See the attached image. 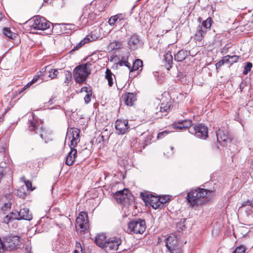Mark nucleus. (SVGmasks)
Instances as JSON below:
<instances>
[{
    "label": "nucleus",
    "instance_id": "nucleus-11",
    "mask_svg": "<svg viewBox=\"0 0 253 253\" xmlns=\"http://www.w3.org/2000/svg\"><path fill=\"white\" fill-rule=\"evenodd\" d=\"M193 132L195 135L199 138L206 139L208 137V129L207 126L201 124L197 125L193 127Z\"/></svg>",
    "mask_w": 253,
    "mask_h": 253
},
{
    "label": "nucleus",
    "instance_id": "nucleus-6",
    "mask_svg": "<svg viewBox=\"0 0 253 253\" xmlns=\"http://www.w3.org/2000/svg\"><path fill=\"white\" fill-rule=\"evenodd\" d=\"M166 247L170 253H182L176 237L174 235L169 236L165 240Z\"/></svg>",
    "mask_w": 253,
    "mask_h": 253
},
{
    "label": "nucleus",
    "instance_id": "nucleus-10",
    "mask_svg": "<svg viewBox=\"0 0 253 253\" xmlns=\"http://www.w3.org/2000/svg\"><path fill=\"white\" fill-rule=\"evenodd\" d=\"M76 226L82 231L86 230L88 228L87 214L85 212H81L76 219Z\"/></svg>",
    "mask_w": 253,
    "mask_h": 253
},
{
    "label": "nucleus",
    "instance_id": "nucleus-17",
    "mask_svg": "<svg viewBox=\"0 0 253 253\" xmlns=\"http://www.w3.org/2000/svg\"><path fill=\"white\" fill-rule=\"evenodd\" d=\"M192 121L190 120H185L175 123L172 125L173 127L175 129H182L191 126Z\"/></svg>",
    "mask_w": 253,
    "mask_h": 253
},
{
    "label": "nucleus",
    "instance_id": "nucleus-26",
    "mask_svg": "<svg viewBox=\"0 0 253 253\" xmlns=\"http://www.w3.org/2000/svg\"><path fill=\"white\" fill-rule=\"evenodd\" d=\"M139 40L136 35L131 37L128 42V45L130 49H134L136 45L139 43Z\"/></svg>",
    "mask_w": 253,
    "mask_h": 253
},
{
    "label": "nucleus",
    "instance_id": "nucleus-30",
    "mask_svg": "<svg viewBox=\"0 0 253 253\" xmlns=\"http://www.w3.org/2000/svg\"><path fill=\"white\" fill-rule=\"evenodd\" d=\"M212 20L211 18H208L206 20L204 21L202 23V26L204 29L207 31L208 29H210L211 26Z\"/></svg>",
    "mask_w": 253,
    "mask_h": 253
},
{
    "label": "nucleus",
    "instance_id": "nucleus-16",
    "mask_svg": "<svg viewBox=\"0 0 253 253\" xmlns=\"http://www.w3.org/2000/svg\"><path fill=\"white\" fill-rule=\"evenodd\" d=\"M29 128L31 131L35 130L36 133H40L41 137L44 139V131L42 127H39L37 125V122L35 121H30L29 123Z\"/></svg>",
    "mask_w": 253,
    "mask_h": 253
},
{
    "label": "nucleus",
    "instance_id": "nucleus-12",
    "mask_svg": "<svg viewBox=\"0 0 253 253\" xmlns=\"http://www.w3.org/2000/svg\"><path fill=\"white\" fill-rule=\"evenodd\" d=\"M115 127L118 134H124L128 131V122L126 120H117Z\"/></svg>",
    "mask_w": 253,
    "mask_h": 253
},
{
    "label": "nucleus",
    "instance_id": "nucleus-46",
    "mask_svg": "<svg viewBox=\"0 0 253 253\" xmlns=\"http://www.w3.org/2000/svg\"><path fill=\"white\" fill-rule=\"evenodd\" d=\"M65 82L67 83V81H70L72 78V74L69 72H67L65 73Z\"/></svg>",
    "mask_w": 253,
    "mask_h": 253
},
{
    "label": "nucleus",
    "instance_id": "nucleus-21",
    "mask_svg": "<svg viewBox=\"0 0 253 253\" xmlns=\"http://www.w3.org/2000/svg\"><path fill=\"white\" fill-rule=\"evenodd\" d=\"M123 98L125 104L129 106L133 105L134 101L136 100L135 96L133 93H130L125 94Z\"/></svg>",
    "mask_w": 253,
    "mask_h": 253
},
{
    "label": "nucleus",
    "instance_id": "nucleus-4",
    "mask_svg": "<svg viewBox=\"0 0 253 253\" xmlns=\"http://www.w3.org/2000/svg\"><path fill=\"white\" fill-rule=\"evenodd\" d=\"M146 229V222L143 219L133 220L127 223L126 232L129 233L142 234Z\"/></svg>",
    "mask_w": 253,
    "mask_h": 253
},
{
    "label": "nucleus",
    "instance_id": "nucleus-28",
    "mask_svg": "<svg viewBox=\"0 0 253 253\" xmlns=\"http://www.w3.org/2000/svg\"><path fill=\"white\" fill-rule=\"evenodd\" d=\"M46 70H48V72L49 74L48 76L51 79H54L58 74V71L57 69L52 68L49 69V66L45 67V69H42V71L43 72H45Z\"/></svg>",
    "mask_w": 253,
    "mask_h": 253
},
{
    "label": "nucleus",
    "instance_id": "nucleus-45",
    "mask_svg": "<svg viewBox=\"0 0 253 253\" xmlns=\"http://www.w3.org/2000/svg\"><path fill=\"white\" fill-rule=\"evenodd\" d=\"M168 132L167 131H164L162 132H161L158 134L157 138L158 139H162L165 136L167 135L168 134Z\"/></svg>",
    "mask_w": 253,
    "mask_h": 253
},
{
    "label": "nucleus",
    "instance_id": "nucleus-15",
    "mask_svg": "<svg viewBox=\"0 0 253 253\" xmlns=\"http://www.w3.org/2000/svg\"><path fill=\"white\" fill-rule=\"evenodd\" d=\"M169 199L167 196H163L159 198L153 197V199L150 201L151 206L155 209L160 208L162 205L165 204Z\"/></svg>",
    "mask_w": 253,
    "mask_h": 253
},
{
    "label": "nucleus",
    "instance_id": "nucleus-49",
    "mask_svg": "<svg viewBox=\"0 0 253 253\" xmlns=\"http://www.w3.org/2000/svg\"><path fill=\"white\" fill-rule=\"evenodd\" d=\"M176 226L177 228H179L180 229L182 230L185 228V225L183 224V223L182 222H179L177 223Z\"/></svg>",
    "mask_w": 253,
    "mask_h": 253
},
{
    "label": "nucleus",
    "instance_id": "nucleus-54",
    "mask_svg": "<svg viewBox=\"0 0 253 253\" xmlns=\"http://www.w3.org/2000/svg\"><path fill=\"white\" fill-rule=\"evenodd\" d=\"M2 151V152L4 151V147H2L1 149H0V151Z\"/></svg>",
    "mask_w": 253,
    "mask_h": 253
},
{
    "label": "nucleus",
    "instance_id": "nucleus-34",
    "mask_svg": "<svg viewBox=\"0 0 253 253\" xmlns=\"http://www.w3.org/2000/svg\"><path fill=\"white\" fill-rule=\"evenodd\" d=\"M3 34L10 39H13V36H14V34L8 28L3 29Z\"/></svg>",
    "mask_w": 253,
    "mask_h": 253
},
{
    "label": "nucleus",
    "instance_id": "nucleus-29",
    "mask_svg": "<svg viewBox=\"0 0 253 253\" xmlns=\"http://www.w3.org/2000/svg\"><path fill=\"white\" fill-rule=\"evenodd\" d=\"M88 88L87 87H84L81 89V92H85L86 93L84 97V100L86 103H88L90 101L92 96V92L90 90H88Z\"/></svg>",
    "mask_w": 253,
    "mask_h": 253
},
{
    "label": "nucleus",
    "instance_id": "nucleus-38",
    "mask_svg": "<svg viewBox=\"0 0 253 253\" xmlns=\"http://www.w3.org/2000/svg\"><path fill=\"white\" fill-rule=\"evenodd\" d=\"M118 21H119L118 19L117 18V17H116V15H114L110 17L108 21V23L111 26H114L115 24V23Z\"/></svg>",
    "mask_w": 253,
    "mask_h": 253
},
{
    "label": "nucleus",
    "instance_id": "nucleus-40",
    "mask_svg": "<svg viewBox=\"0 0 253 253\" xmlns=\"http://www.w3.org/2000/svg\"><path fill=\"white\" fill-rule=\"evenodd\" d=\"M12 218L16 217V216H12V214H8L3 218V222L8 223L10 220H12Z\"/></svg>",
    "mask_w": 253,
    "mask_h": 253
},
{
    "label": "nucleus",
    "instance_id": "nucleus-53",
    "mask_svg": "<svg viewBox=\"0 0 253 253\" xmlns=\"http://www.w3.org/2000/svg\"><path fill=\"white\" fill-rule=\"evenodd\" d=\"M25 196V195L23 193V194H21V195H20V197H23V198H24Z\"/></svg>",
    "mask_w": 253,
    "mask_h": 253
},
{
    "label": "nucleus",
    "instance_id": "nucleus-37",
    "mask_svg": "<svg viewBox=\"0 0 253 253\" xmlns=\"http://www.w3.org/2000/svg\"><path fill=\"white\" fill-rule=\"evenodd\" d=\"M252 67V63L251 62H248L245 67L244 71H243V74L244 75H247L248 73V72L251 71Z\"/></svg>",
    "mask_w": 253,
    "mask_h": 253
},
{
    "label": "nucleus",
    "instance_id": "nucleus-50",
    "mask_svg": "<svg viewBox=\"0 0 253 253\" xmlns=\"http://www.w3.org/2000/svg\"><path fill=\"white\" fill-rule=\"evenodd\" d=\"M116 17L118 19V21H120L122 19H123L125 17V15L123 14H118L116 15Z\"/></svg>",
    "mask_w": 253,
    "mask_h": 253
},
{
    "label": "nucleus",
    "instance_id": "nucleus-32",
    "mask_svg": "<svg viewBox=\"0 0 253 253\" xmlns=\"http://www.w3.org/2000/svg\"><path fill=\"white\" fill-rule=\"evenodd\" d=\"M229 58L228 56H224L222 59L219 61L216 64V68L218 69L220 68L224 63H228Z\"/></svg>",
    "mask_w": 253,
    "mask_h": 253
},
{
    "label": "nucleus",
    "instance_id": "nucleus-51",
    "mask_svg": "<svg viewBox=\"0 0 253 253\" xmlns=\"http://www.w3.org/2000/svg\"><path fill=\"white\" fill-rule=\"evenodd\" d=\"M83 42H81L76 46V48H77V47H81L82 46V45L84 44V42L83 43H82Z\"/></svg>",
    "mask_w": 253,
    "mask_h": 253
},
{
    "label": "nucleus",
    "instance_id": "nucleus-18",
    "mask_svg": "<svg viewBox=\"0 0 253 253\" xmlns=\"http://www.w3.org/2000/svg\"><path fill=\"white\" fill-rule=\"evenodd\" d=\"M18 215L20 216L18 218L21 219L30 220L32 219V215L30 212L28 208H24L21 209L18 211Z\"/></svg>",
    "mask_w": 253,
    "mask_h": 253
},
{
    "label": "nucleus",
    "instance_id": "nucleus-25",
    "mask_svg": "<svg viewBox=\"0 0 253 253\" xmlns=\"http://www.w3.org/2000/svg\"><path fill=\"white\" fill-rule=\"evenodd\" d=\"M133 64L131 66V68L129 69L130 72H133L141 68L140 70L142 69L143 62L141 59H137L134 61H132Z\"/></svg>",
    "mask_w": 253,
    "mask_h": 253
},
{
    "label": "nucleus",
    "instance_id": "nucleus-23",
    "mask_svg": "<svg viewBox=\"0 0 253 253\" xmlns=\"http://www.w3.org/2000/svg\"><path fill=\"white\" fill-rule=\"evenodd\" d=\"M206 33V30L202 27H199L195 35V39L198 41H202Z\"/></svg>",
    "mask_w": 253,
    "mask_h": 253
},
{
    "label": "nucleus",
    "instance_id": "nucleus-43",
    "mask_svg": "<svg viewBox=\"0 0 253 253\" xmlns=\"http://www.w3.org/2000/svg\"><path fill=\"white\" fill-rule=\"evenodd\" d=\"M24 182H25V184L26 186L27 189L30 190L31 191H33L35 189V188H32V184L30 181L26 180L24 181Z\"/></svg>",
    "mask_w": 253,
    "mask_h": 253
},
{
    "label": "nucleus",
    "instance_id": "nucleus-13",
    "mask_svg": "<svg viewBox=\"0 0 253 253\" xmlns=\"http://www.w3.org/2000/svg\"><path fill=\"white\" fill-rule=\"evenodd\" d=\"M130 196L128 190L124 189L123 190L117 191L114 195V197L118 203H124L126 202V200Z\"/></svg>",
    "mask_w": 253,
    "mask_h": 253
},
{
    "label": "nucleus",
    "instance_id": "nucleus-33",
    "mask_svg": "<svg viewBox=\"0 0 253 253\" xmlns=\"http://www.w3.org/2000/svg\"><path fill=\"white\" fill-rule=\"evenodd\" d=\"M122 45L121 42L115 41L110 43V46L111 49H116L120 48Z\"/></svg>",
    "mask_w": 253,
    "mask_h": 253
},
{
    "label": "nucleus",
    "instance_id": "nucleus-1",
    "mask_svg": "<svg viewBox=\"0 0 253 253\" xmlns=\"http://www.w3.org/2000/svg\"><path fill=\"white\" fill-rule=\"evenodd\" d=\"M71 130H72L71 133L68 136L69 138H72L70 145L71 151L66 157L65 162V164L68 166H72L75 161L77 151L76 149H74V147L78 144L80 140V130L76 128H72Z\"/></svg>",
    "mask_w": 253,
    "mask_h": 253
},
{
    "label": "nucleus",
    "instance_id": "nucleus-42",
    "mask_svg": "<svg viewBox=\"0 0 253 253\" xmlns=\"http://www.w3.org/2000/svg\"><path fill=\"white\" fill-rule=\"evenodd\" d=\"M245 249L243 246H240L236 248L233 253H245Z\"/></svg>",
    "mask_w": 253,
    "mask_h": 253
},
{
    "label": "nucleus",
    "instance_id": "nucleus-3",
    "mask_svg": "<svg viewBox=\"0 0 253 253\" xmlns=\"http://www.w3.org/2000/svg\"><path fill=\"white\" fill-rule=\"evenodd\" d=\"M207 191L204 189L192 190L187 194V200L192 206L201 205L204 203V198L207 195Z\"/></svg>",
    "mask_w": 253,
    "mask_h": 253
},
{
    "label": "nucleus",
    "instance_id": "nucleus-35",
    "mask_svg": "<svg viewBox=\"0 0 253 253\" xmlns=\"http://www.w3.org/2000/svg\"><path fill=\"white\" fill-rule=\"evenodd\" d=\"M73 253H83V248L80 243H76L75 249Z\"/></svg>",
    "mask_w": 253,
    "mask_h": 253
},
{
    "label": "nucleus",
    "instance_id": "nucleus-44",
    "mask_svg": "<svg viewBox=\"0 0 253 253\" xmlns=\"http://www.w3.org/2000/svg\"><path fill=\"white\" fill-rule=\"evenodd\" d=\"M165 59L168 61L169 64L170 63V62H172V56L170 53H167L165 55Z\"/></svg>",
    "mask_w": 253,
    "mask_h": 253
},
{
    "label": "nucleus",
    "instance_id": "nucleus-14",
    "mask_svg": "<svg viewBox=\"0 0 253 253\" xmlns=\"http://www.w3.org/2000/svg\"><path fill=\"white\" fill-rule=\"evenodd\" d=\"M217 140L223 146H226L228 142L230 141L226 132L223 129H218L216 132Z\"/></svg>",
    "mask_w": 253,
    "mask_h": 253
},
{
    "label": "nucleus",
    "instance_id": "nucleus-5",
    "mask_svg": "<svg viewBox=\"0 0 253 253\" xmlns=\"http://www.w3.org/2000/svg\"><path fill=\"white\" fill-rule=\"evenodd\" d=\"M22 244L21 240L18 236H8L4 238V248L8 250H14L20 248Z\"/></svg>",
    "mask_w": 253,
    "mask_h": 253
},
{
    "label": "nucleus",
    "instance_id": "nucleus-31",
    "mask_svg": "<svg viewBox=\"0 0 253 253\" xmlns=\"http://www.w3.org/2000/svg\"><path fill=\"white\" fill-rule=\"evenodd\" d=\"M171 108V104L170 103H162L160 107V112L162 113H166L168 112Z\"/></svg>",
    "mask_w": 253,
    "mask_h": 253
},
{
    "label": "nucleus",
    "instance_id": "nucleus-24",
    "mask_svg": "<svg viewBox=\"0 0 253 253\" xmlns=\"http://www.w3.org/2000/svg\"><path fill=\"white\" fill-rule=\"evenodd\" d=\"M105 78L108 81L109 86H112L114 84V80H115V76L109 69H106Z\"/></svg>",
    "mask_w": 253,
    "mask_h": 253
},
{
    "label": "nucleus",
    "instance_id": "nucleus-41",
    "mask_svg": "<svg viewBox=\"0 0 253 253\" xmlns=\"http://www.w3.org/2000/svg\"><path fill=\"white\" fill-rule=\"evenodd\" d=\"M11 207V203L10 202H7L4 203L3 206H2L1 208V210L3 211V213H5V211H7Z\"/></svg>",
    "mask_w": 253,
    "mask_h": 253
},
{
    "label": "nucleus",
    "instance_id": "nucleus-2",
    "mask_svg": "<svg viewBox=\"0 0 253 253\" xmlns=\"http://www.w3.org/2000/svg\"><path fill=\"white\" fill-rule=\"evenodd\" d=\"M92 65L90 63L83 64L77 67L74 71V77L77 82L79 83L84 82L90 73Z\"/></svg>",
    "mask_w": 253,
    "mask_h": 253
},
{
    "label": "nucleus",
    "instance_id": "nucleus-20",
    "mask_svg": "<svg viewBox=\"0 0 253 253\" xmlns=\"http://www.w3.org/2000/svg\"><path fill=\"white\" fill-rule=\"evenodd\" d=\"M106 236L104 234H99L95 238V242L99 247L103 249L106 243Z\"/></svg>",
    "mask_w": 253,
    "mask_h": 253
},
{
    "label": "nucleus",
    "instance_id": "nucleus-47",
    "mask_svg": "<svg viewBox=\"0 0 253 253\" xmlns=\"http://www.w3.org/2000/svg\"><path fill=\"white\" fill-rule=\"evenodd\" d=\"M9 214H12V216H16L17 218H12V219H17V220H21V219H19L18 217H20V216L18 215V211H15V212H12L10 213Z\"/></svg>",
    "mask_w": 253,
    "mask_h": 253
},
{
    "label": "nucleus",
    "instance_id": "nucleus-39",
    "mask_svg": "<svg viewBox=\"0 0 253 253\" xmlns=\"http://www.w3.org/2000/svg\"><path fill=\"white\" fill-rule=\"evenodd\" d=\"M42 72V71L40 72V74H39L38 73L37 75L34 77V78H33V79L31 81V82L27 84V86H30V85H31L32 84L36 83V82L37 81V80H38L39 78L41 76V73Z\"/></svg>",
    "mask_w": 253,
    "mask_h": 253
},
{
    "label": "nucleus",
    "instance_id": "nucleus-19",
    "mask_svg": "<svg viewBox=\"0 0 253 253\" xmlns=\"http://www.w3.org/2000/svg\"><path fill=\"white\" fill-rule=\"evenodd\" d=\"M7 173L9 175L12 174V171L10 169L7 167V165L4 162L0 163V180Z\"/></svg>",
    "mask_w": 253,
    "mask_h": 253
},
{
    "label": "nucleus",
    "instance_id": "nucleus-36",
    "mask_svg": "<svg viewBox=\"0 0 253 253\" xmlns=\"http://www.w3.org/2000/svg\"><path fill=\"white\" fill-rule=\"evenodd\" d=\"M226 56H228V57L229 58V61L227 63H229L230 64H232L234 63L237 62L239 59V56L237 55H233V56H229L227 55Z\"/></svg>",
    "mask_w": 253,
    "mask_h": 253
},
{
    "label": "nucleus",
    "instance_id": "nucleus-52",
    "mask_svg": "<svg viewBox=\"0 0 253 253\" xmlns=\"http://www.w3.org/2000/svg\"><path fill=\"white\" fill-rule=\"evenodd\" d=\"M3 15L0 12V20L2 18Z\"/></svg>",
    "mask_w": 253,
    "mask_h": 253
},
{
    "label": "nucleus",
    "instance_id": "nucleus-48",
    "mask_svg": "<svg viewBox=\"0 0 253 253\" xmlns=\"http://www.w3.org/2000/svg\"><path fill=\"white\" fill-rule=\"evenodd\" d=\"M168 149H169L171 152H169V151L165 152H164V154L166 155H168V156L171 155L173 153V147L171 146Z\"/></svg>",
    "mask_w": 253,
    "mask_h": 253
},
{
    "label": "nucleus",
    "instance_id": "nucleus-8",
    "mask_svg": "<svg viewBox=\"0 0 253 253\" xmlns=\"http://www.w3.org/2000/svg\"><path fill=\"white\" fill-rule=\"evenodd\" d=\"M121 243L122 240L120 238L117 237H110L107 239V241H106L103 249L108 253H113L118 249L119 246Z\"/></svg>",
    "mask_w": 253,
    "mask_h": 253
},
{
    "label": "nucleus",
    "instance_id": "nucleus-27",
    "mask_svg": "<svg viewBox=\"0 0 253 253\" xmlns=\"http://www.w3.org/2000/svg\"><path fill=\"white\" fill-rule=\"evenodd\" d=\"M187 54V51L181 50L174 55V59L178 62L182 61L185 59Z\"/></svg>",
    "mask_w": 253,
    "mask_h": 253
},
{
    "label": "nucleus",
    "instance_id": "nucleus-9",
    "mask_svg": "<svg viewBox=\"0 0 253 253\" xmlns=\"http://www.w3.org/2000/svg\"><path fill=\"white\" fill-rule=\"evenodd\" d=\"M96 13H94L91 7H85L83 13L80 18V21L82 26L86 25L89 21H93L96 18Z\"/></svg>",
    "mask_w": 253,
    "mask_h": 253
},
{
    "label": "nucleus",
    "instance_id": "nucleus-7",
    "mask_svg": "<svg viewBox=\"0 0 253 253\" xmlns=\"http://www.w3.org/2000/svg\"><path fill=\"white\" fill-rule=\"evenodd\" d=\"M30 22L32 23L30 26L31 28L39 30H45L49 28L51 24L45 18L39 16L34 17Z\"/></svg>",
    "mask_w": 253,
    "mask_h": 253
},
{
    "label": "nucleus",
    "instance_id": "nucleus-22",
    "mask_svg": "<svg viewBox=\"0 0 253 253\" xmlns=\"http://www.w3.org/2000/svg\"><path fill=\"white\" fill-rule=\"evenodd\" d=\"M130 54L127 52L126 56H123L121 59L119 61L118 64L121 66H125L129 70L131 68V63L129 62V57Z\"/></svg>",
    "mask_w": 253,
    "mask_h": 253
}]
</instances>
